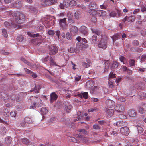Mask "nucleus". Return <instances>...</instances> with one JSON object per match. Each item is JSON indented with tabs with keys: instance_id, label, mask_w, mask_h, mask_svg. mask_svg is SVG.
Listing matches in <instances>:
<instances>
[{
	"instance_id": "nucleus-47",
	"label": "nucleus",
	"mask_w": 146,
	"mask_h": 146,
	"mask_svg": "<svg viewBox=\"0 0 146 146\" xmlns=\"http://www.w3.org/2000/svg\"><path fill=\"white\" fill-rule=\"evenodd\" d=\"M21 142L24 144H26L29 143V141L27 138H23L21 140Z\"/></svg>"
},
{
	"instance_id": "nucleus-3",
	"label": "nucleus",
	"mask_w": 146,
	"mask_h": 146,
	"mask_svg": "<svg viewBox=\"0 0 146 146\" xmlns=\"http://www.w3.org/2000/svg\"><path fill=\"white\" fill-rule=\"evenodd\" d=\"M47 46L48 48L49 49V54L50 55H54L58 52V48L56 46H54L52 45H49Z\"/></svg>"
},
{
	"instance_id": "nucleus-18",
	"label": "nucleus",
	"mask_w": 146,
	"mask_h": 146,
	"mask_svg": "<svg viewBox=\"0 0 146 146\" xmlns=\"http://www.w3.org/2000/svg\"><path fill=\"white\" fill-rule=\"evenodd\" d=\"M128 114L130 117H134L136 116L137 113L134 110H131L128 111Z\"/></svg>"
},
{
	"instance_id": "nucleus-53",
	"label": "nucleus",
	"mask_w": 146,
	"mask_h": 146,
	"mask_svg": "<svg viewBox=\"0 0 146 146\" xmlns=\"http://www.w3.org/2000/svg\"><path fill=\"white\" fill-rule=\"evenodd\" d=\"M93 128L96 130H98L100 129V126L97 124L94 125L93 126Z\"/></svg>"
},
{
	"instance_id": "nucleus-51",
	"label": "nucleus",
	"mask_w": 146,
	"mask_h": 146,
	"mask_svg": "<svg viewBox=\"0 0 146 146\" xmlns=\"http://www.w3.org/2000/svg\"><path fill=\"white\" fill-rule=\"evenodd\" d=\"M119 59L120 60L123 62V64H125L124 62L125 61H126V59L124 57L122 56H121L120 57Z\"/></svg>"
},
{
	"instance_id": "nucleus-22",
	"label": "nucleus",
	"mask_w": 146,
	"mask_h": 146,
	"mask_svg": "<svg viewBox=\"0 0 146 146\" xmlns=\"http://www.w3.org/2000/svg\"><path fill=\"white\" fill-rule=\"evenodd\" d=\"M22 6V3L19 1H16L14 3V6L16 8H20Z\"/></svg>"
},
{
	"instance_id": "nucleus-7",
	"label": "nucleus",
	"mask_w": 146,
	"mask_h": 146,
	"mask_svg": "<svg viewBox=\"0 0 146 146\" xmlns=\"http://www.w3.org/2000/svg\"><path fill=\"white\" fill-rule=\"evenodd\" d=\"M70 6V1L67 0H65L62 3H61L60 7L61 9L64 8H67Z\"/></svg>"
},
{
	"instance_id": "nucleus-58",
	"label": "nucleus",
	"mask_w": 146,
	"mask_h": 146,
	"mask_svg": "<svg viewBox=\"0 0 146 146\" xmlns=\"http://www.w3.org/2000/svg\"><path fill=\"white\" fill-rule=\"evenodd\" d=\"M17 114V113L16 112H11L10 113V115L12 117H15L16 116Z\"/></svg>"
},
{
	"instance_id": "nucleus-31",
	"label": "nucleus",
	"mask_w": 146,
	"mask_h": 146,
	"mask_svg": "<svg viewBox=\"0 0 146 146\" xmlns=\"http://www.w3.org/2000/svg\"><path fill=\"white\" fill-rule=\"evenodd\" d=\"M99 109L97 107H94L88 109V111L89 112H93L94 111H98Z\"/></svg>"
},
{
	"instance_id": "nucleus-38",
	"label": "nucleus",
	"mask_w": 146,
	"mask_h": 146,
	"mask_svg": "<svg viewBox=\"0 0 146 146\" xmlns=\"http://www.w3.org/2000/svg\"><path fill=\"white\" fill-rule=\"evenodd\" d=\"M24 38L23 36L22 35L20 36L17 37V40L18 42H21L23 41Z\"/></svg>"
},
{
	"instance_id": "nucleus-55",
	"label": "nucleus",
	"mask_w": 146,
	"mask_h": 146,
	"mask_svg": "<svg viewBox=\"0 0 146 146\" xmlns=\"http://www.w3.org/2000/svg\"><path fill=\"white\" fill-rule=\"evenodd\" d=\"M47 33L49 35H53L55 34L54 31H53L51 30H49L48 31Z\"/></svg>"
},
{
	"instance_id": "nucleus-12",
	"label": "nucleus",
	"mask_w": 146,
	"mask_h": 146,
	"mask_svg": "<svg viewBox=\"0 0 146 146\" xmlns=\"http://www.w3.org/2000/svg\"><path fill=\"white\" fill-rule=\"evenodd\" d=\"M57 1V0H45L44 3L46 5H49L54 4Z\"/></svg>"
},
{
	"instance_id": "nucleus-59",
	"label": "nucleus",
	"mask_w": 146,
	"mask_h": 146,
	"mask_svg": "<svg viewBox=\"0 0 146 146\" xmlns=\"http://www.w3.org/2000/svg\"><path fill=\"white\" fill-rule=\"evenodd\" d=\"M146 59V54L143 55L141 57V60L142 61H143Z\"/></svg>"
},
{
	"instance_id": "nucleus-64",
	"label": "nucleus",
	"mask_w": 146,
	"mask_h": 146,
	"mask_svg": "<svg viewBox=\"0 0 146 146\" xmlns=\"http://www.w3.org/2000/svg\"><path fill=\"white\" fill-rule=\"evenodd\" d=\"M118 100L121 102H124L125 101V99L123 97H120L118 98Z\"/></svg>"
},
{
	"instance_id": "nucleus-5",
	"label": "nucleus",
	"mask_w": 146,
	"mask_h": 146,
	"mask_svg": "<svg viewBox=\"0 0 146 146\" xmlns=\"http://www.w3.org/2000/svg\"><path fill=\"white\" fill-rule=\"evenodd\" d=\"M106 44L107 40L106 39H102L98 44V46L105 49L107 47Z\"/></svg>"
},
{
	"instance_id": "nucleus-13",
	"label": "nucleus",
	"mask_w": 146,
	"mask_h": 146,
	"mask_svg": "<svg viewBox=\"0 0 146 146\" xmlns=\"http://www.w3.org/2000/svg\"><path fill=\"white\" fill-rule=\"evenodd\" d=\"M90 60L88 59H87L86 60V61L83 62H82V64L84 67L88 68L90 66Z\"/></svg>"
},
{
	"instance_id": "nucleus-21",
	"label": "nucleus",
	"mask_w": 146,
	"mask_h": 146,
	"mask_svg": "<svg viewBox=\"0 0 146 146\" xmlns=\"http://www.w3.org/2000/svg\"><path fill=\"white\" fill-rule=\"evenodd\" d=\"M7 129L5 127H1L0 128V134L3 135L6 134Z\"/></svg>"
},
{
	"instance_id": "nucleus-39",
	"label": "nucleus",
	"mask_w": 146,
	"mask_h": 146,
	"mask_svg": "<svg viewBox=\"0 0 146 146\" xmlns=\"http://www.w3.org/2000/svg\"><path fill=\"white\" fill-rule=\"evenodd\" d=\"M2 35L5 37H7L8 36L7 33V31L5 29H3L2 31Z\"/></svg>"
},
{
	"instance_id": "nucleus-63",
	"label": "nucleus",
	"mask_w": 146,
	"mask_h": 146,
	"mask_svg": "<svg viewBox=\"0 0 146 146\" xmlns=\"http://www.w3.org/2000/svg\"><path fill=\"white\" fill-rule=\"evenodd\" d=\"M115 77V75L113 74L112 72H110V74L109 75V77L110 78H114Z\"/></svg>"
},
{
	"instance_id": "nucleus-36",
	"label": "nucleus",
	"mask_w": 146,
	"mask_h": 146,
	"mask_svg": "<svg viewBox=\"0 0 146 146\" xmlns=\"http://www.w3.org/2000/svg\"><path fill=\"white\" fill-rule=\"evenodd\" d=\"M50 64L51 65H56V63L52 57H50Z\"/></svg>"
},
{
	"instance_id": "nucleus-11",
	"label": "nucleus",
	"mask_w": 146,
	"mask_h": 146,
	"mask_svg": "<svg viewBox=\"0 0 146 146\" xmlns=\"http://www.w3.org/2000/svg\"><path fill=\"white\" fill-rule=\"evenodd\" d=\"M82 15V13L81 11H77L75 13L74 17L76 19H80L81 18Z\"/></svg>"
},
{
	"instance_id": "nucleus-34",
	"label": "nucleus",
	"mask_w": 146,
	"mask_h": 146,
	"mask_svg": "<svg viewBox=\"0 0 146 146\" xmlns=\"http://www.w3.org/2000/svg\"><path fill=\"white\" fill-rule=\"evenodd\" d=\"M135 18L134 16H131L129 17H127V21L128 22H132L135 20Z\"/></svg>"
},
{
	"instance_id": "nucleus-25",
	"label": "nucleus",
	"mask_w": 146,
	"mask_h": 146,
	"mask_svg": "<svg viewBox=\"0 0 146 146\" xmlns=\"http://www.w3.org/2000/svg\"><path fill=\"white\" fill-rule=\"evenodd\" d=\"M98 15L100 16H105L106 14V12L103 10H99L98 12Z\"/></svg>"
},
{
	"instance_id": "nucleus-44",
	"label": "nucleus",
	"mask_w": 146,
	"mask_h": 146,
	"mask_svg": "<svg viewBox=\"0 0 146 146\" xmlns=\"http://www.w3.org/2000/svg\"><path fill=\"white\" fill-rule=\"evenodd\" d=\"M0 53L4 55H8L9 54V52H5L4 50H2L0 51Z\"/></svg>"
},
{
	"instance_id": "nucleus-45",
	"label": "nucleus",
	"mask_w": 146,
	"mask_h": 146,
	"mask_svg": "<svg viewBox=\"0 0 146 146\" xmlns=\"http://www.w3.org/2000/svg\"><path fill=\"white\" fill-rule=\"evenodd\" d=\"M67 16L68 18V19L73 18V15L70 12H69L67 13Z\"/></svg>"
},
{
	"instance_id": "nucleus-52",
	"label": "nucleus",
	"mask_w": 146,
	"mask_h": 146,
	"mask_svg": "<svg viewBox=\"0 0 146 146\" xmlns=\"http://www.w3.org/2000/svg\"><path fill=\"white\" fill-rule=\"evenodd\" d=\"M78 131L82 132V133L84 134H87V131H86L85 129H78Z\"/></svg>"
},
{
	"instance_id": "nucleus-37",
	"label": "nucleus",
	"mask_w": 146,
	"mask_h": 146,
	"mask_svg": "<svg viewBox=\"0 0 146 146\" xmlns=\"http://www.w3.org/2000/svg\"><path fill=\"white\" fill-rule=\"evenodd\" d=\"M29 9L31 12H33L35 13L37 11V9L36 8L33 6H30Z\"/></svg>"
},
{
	"instance_id": "nucleus-40",
	"label": "nucleus",
	"mask_w": 146,
	"mask_h": 146,
	"mask_svg": "<svg viewBox=\"0 0 146 146\" xmlns=\"http://www.w3.org/2000/svg\"><path fill=\"white\" fill-rule=\"evenodd\" d=\"M70 4L71 6H75L76 5V2L74 0H72L70 1Z\"/></svg>"
},
{
	"instance_id": "nucleus-1",
	"label": "nucleus",
	"mask_w": 146,
	"mask_h": 146,
	"mask_svg": "<svg viewBox=\"0 0 146 146\" xmlns=\"http://www.w3.org/2000/svg\"><path fill=\"white\" fill-rule=\"evenodd\" d=\"M12 15L13 16V19L11 21V26L16 29L20 28L21 26L20 24L23 23L25 21L24 15L22 13L17 12L16 13H12Z\"/></svg>"
},
{
	"instance_id": "nucleus-41",
	"label": "nucleus",
	"mask_w": 146,
	"mask_h": 146,
	"mask_svg": "<svg viewBox=\"0 0 146 146\" xmlns=\"http://www.w3.org/2000/svg\"><path fill=\"white\" fill-rule=\"evenodd\" d=\"M4 25L5 27H7L8 28H9L11 27H13L11 26V25L8 22L5 21L4 23Z\"/></svg>"
},
{
	"instance_id": "nucleus-2",
	"label": "nucleus",
	"mask_w": 146,
	"mask_h": 146,
	"mask_svg": "<svg viewBox=\"0 0 146 146\" xmlns=\"http://www.w3.org/2000/svg\"><path fill=\"white\" fill-rule=\"evenodd\" d=\"M31 103H35L36 107H41L42 105V102L40 99L37 97L32 96L30 99Z\"/></svg>"
},
{
	"instance_id": "nucleus-60",
	"label": "nucleus",
	"mask_w": 146,
	"mask_h": 146,
	"mask_svg": "<svg viewBox=\"0 0 146 146\" xmlns=\"http://www.w3.org/2000/svg\"><path fill=\"white\" fill-rule=\"evenodd\" d=\"M32 104V105L30 106V109H34V108H36V106L35 103H31Z\"/></svg>"
},
{
	"instance_id": "nucleus-19",
	"label": "nucleus",
	"mask_w": 146,
	"mask_h": 146,
	"mask_svg": "<svg viewBox=\"0 0 146 146\" xmlns=\"http://www.w3.org/2000/svg\"><path fill=\"white\" fill-rule=\"evenodd\" d=\"M40 88V86L39 85H36L34 88H33L30 90L31 92L34 91L35 93H38Z\"/></svg>"
},
{
	"instance_id": "nucleus-15",
	"label": "nucleus",
	"mask_w": 146,
	"mask_h": 146,
	"mask_svg": "<svg viewBox=\"0 0 146 146\" xmlns=\"http://www.w3.org/2000/svg\"><path fill=\"white\" fill-rule=\"evenodd\" d=\"M81 33L83 35H86L88 34V31L87 28L84 26H83L80 29Z\"/></svg>"
},
{
	"instance_id": "nucleus-8",
	"label": "nucleus",
	"mask_w": 146,
	"mask_h": 146,
	"mask_svg": "<svg viewBox=\"0 0 146 146\" xmlns=\"http://www.w3.org/2000/svg\"><path fill=\"white\" fill-rule=\"evenodd\" d=\"M72 108V106L67 102H64V109L67 113H69Z\"/></svg>"
},
{
	"instance_id": "nucleus-62",
	"label": "nucleus",
	"mask_w": 146,
	"mask_h": 146,
	"mask_svg": "<svg viewBox=\"0 0 146 146\" xmlns=\"http://www.w3.org/2000/svg\"><path fill=\"white\" fill-rule=\"evenodd\" d=\"M91 21L95 23L96 21V19L94 17H92L91 19Z\"/></svg>"
},
{
	"instance_id": "nucleus-42",
	"label": "nucleus",
	"mask_w": 146,
	"mask_h": 146,
	"mask_svg": "<svg viewBox=\"0 0 146 146\" xmlns=\"http://www.w3.org/2000/svg\"><path fill=\"white\" fill-rule=\"evenodd\" d=\"M105 64V69L104 70V72H107L108 71L109 66L108 65V64L107 63L105 62L104 63Z\"/></svg>"
},
{
	"instance_id": "nucleus-46",
	"label": "nucleus",
	"mask_w": 146,
	"mask_h": 146,
	"mask_svg": "<svg viewBox=\"0 0 146 146\" xmlns=\"http://www.w3.org/2000/svg\"><path fill=\"white\" fill-rule=\"evenodd\" d=\"M144 111V109L143 108V107H141L139 106L138 107V111L141 114H143V111Z\"/></svg>"
},
{
	"instance_id": "nucleus-32",
	"label": "nucleus",
	"mask_w": 146,
	"mask_h": 146,
	"mask_svg": "<svg viewBox=\"0 0 146 146\" xmlns=\"http://www.w3.org/2000/svg\"><path fill=\"white\" fill-rule=\"evenodd\" d=\"M91 15H94L96 14L97 12L96 10L93 9H91L88 12Z\"/></svg>"
},
{
	"instance_id": "nucleus-24",
	"label": "nucleus",
	"mask_w": 146,
	"mask_h": 146,
	"mask_svg": "<svg viewBox=\"0 0 146 146\" xmlns=\"http://www.w3.org/2000/svg\"><path fill=\"white\" fill-rule=\"evenodd\" d=\"M21 60L25 63L27 65L30 66H33L32 63L28 61L23 58H21Z\"/></svg>"
},
{
	"instance_id": "nucleus-28",
	"label": "nucleus",
	"mask_w": 146,
	"mask_h": 146,
	"mask_svg": "<svg viewBox=\"0 0 146 146\" xmlns=\"http://www.w3.org/2000/svg\"><path fill=\"white\" fill-rule=\"evenodd\" d=\"M12 141L11 138L9 136L6 138L5 140V143L6 144H9Z\"/></svg>"
},
{
	"instance_id": "nucleus-20",
	"label": "nucleus",
	"mask_w": 146,
	"mask_h": 146,
	"mask_svg": "<svg viewBox=\"0 0 146 146\" xmlns=\"http://www.w3.org/2000/svg\"><path fill=\"white\" fill-rule=\"evenodd\" d=\"M105 111L108 114V115L110 116L113 115L114 111L113 109H106Z\"/></svg>"
},
{
	"instance_id": "nucleus-43",
	"label": "nucleus",
	"mask_w": 146,
	"mask_h": 146,
	"mask_svg": "<svg viewBox=\"0 0 146 146\" xmlns=\"http://www.w3.org/2000/svg\"><path fill=\"white\" fill-rule=\"evenodd\" d=\"M137 127L138 131L139 133H141L143 131V130L142 127L139 126H137Z\"/></svg>"
},
{
	"instance_id": "nucleus-33",
	"label": "nucleus",
	"mask_w": 146,
	"mask_h": 146,
	"mask_svg": "<svg viewBox=\"0 0 146 146\" xmlns=\"http://www.w3.org/2000/svg\"><path fill=\"white\" fill-rule=\"evenodd\" d=\"M118 63L115 61H114L112 63V68H115L118 66Z\"/></svg>"
},
{
	"instance_id": "nucleus-6",
	"label": "nucleus",
	"mask_w": 146,
	"mask_h": 146,
	"mask_svg": "<svg viewBox=\"0 0 146 146\" xmlns=\"http://www.w3.org/2000/svg\"><path fill=\"white\" fill-rule=\"evenodd\" d=\"M120 131L123 135L125 136H127L129 133V128L127 127L121 128Z\"/></svg>"
},
{
	"instance_id": "nucleus-4",
	"label": "nucleus",
	"mask_w": 146,
	"mask_h": 146,
	"mask_svg": "<svg viewBox=\"0 0 146 146\" xmlns=\"http://www.w3.org/2000/svg\"><path fill=\"white\" fill-rule=\"evenodd\" d=\"M66 18L59 19L58 21L60 26L62 29H66L68 27V24L66 22Z\"/></svg>"
},
{
	"instance_id": "nucleus-16",
	"label": "nucleus",
	"mask_w": 146,
	"mask_h": 146,
	"mask_svg": "<svg viewBox=\"0 0 146 146\" xmlns=\"http://www.w3.org/2000/svg\"><path fill=\"white\" fill-rule=\"evenodd\" d=\"M78 31V29L76 27L72 26L71 28L70 32L72 34L75 35Z\"/></svg>"
},
{
	"instance_id": "nucleus-27",
	"label": "nucleus",
	"mask_w": 146,
	"mask_h": 146,
	"mask_svg": "<svg viewBox=\"0 0 146 146\" xmlns=\"http://www.w3.org/2000/svg\"><path fill=\"white\" fill-rule=\"evenodd\" d=\"M120 35L119 34H116L115 35H113L112 37V38L113 40V41L114 42L115 41L117 40V39L119 38L120 37Z\"/></svg>"
},
{
	"instance_id": "nucleus-26",
	"label": "nucleus",
	"mask_w": 146,
	"mask_h": 146,
	"mask_svg": "<svg viewBox=\"0 0 146 146\" xmlns=\"http://www.w3.org/2000/svg\"><path fill=\"white\" fill-rule=\"evenodd\" d=\"M30 119L28 117H26L24 121H23L22 123H21V125L23 127H25L26 126V122H28L27 121L29 120H30Z\"/></svg>"
},
{
	"instance_id": "nucleus-23",
	"label": "nucleus",
	"mask_w": 146,
	"mask_h": 146,
	"mask_svg": "<svg viewBox=\"0 0 146 146\" xmlns=\"http://www.w3.org/2000/svg\"><path fill=\"white\" fill-rule=\"evenodd\" d=\"M142 86V83L138 82L135 84V87L138 89H143V88Z\"/></svg>"
},
{
	"instance_id": "nucleus-54",
	"label": "nucleus",
	"mask_w": 146,
	"mask_h": 146,
	"mask_svg": "<svg viewBox=\"0 0 146 146\" xmlns=\"http://www.w3.org/2000/svg\"><path fill=\"white\" fill-rule=\"evenodd\" d=\"M135 60L133 59H131L129 62V63L131 66H133L134 65Z\"/></svg>"
},
{
	"instance_id": "nucleus-30",
	"label": "nucleus",
	"mask_w": 146,
	"mask_h": 146,
	"mask_svg": "<svg viewBox=\"0 0 146 146\" xmlns=\"http://www.w3.org/2000/svg\"><path fill=\"white\" fill-rule=\"evenodd\" d=\"M40 112L42 114L44 115L48 112V110L45 108H42L41 109Z\"/></svg>"
},
{
	"instance_id": "nucleus-50",
	"label": "nucleus",
	"mask_w": 146,
	"mask_h": 146,
	"mask_svg": "<svg viewBox=\"0 0 146 146\" xmlns=\"http://www.w3.org/2000/svg\"><path fill=\"white\" fill-rule=\"evenodd\" d=\"M0 96H2L3 98V99L4 100H7L6 98H5L6 96H7V95L3 92H0Z\"/></svg>"
},
{
	"instance_id": "nucleus-48",
	"label": "nucleus",
	"mask_w": 146,
	"mask_h": 146,
	"mask_svg": "<svg viewBox=\"0 0 146 146\" xmlns=\"http://www.w3.org/2000/svg\"><path fill=\"white\" fill-rule=\"evenodd\" d=\"M82 97H83L85 99H87L88 98V93L87 92H84L82 93Z\"/></svg>"
},
{
	"instance_id": "nucleus-17",
	"label": "nucleus",
	"mask_w": 146,
	"mask_h": 146,
	"mask_svg": "<svg viewBox=\"0 0 146 146\" xmlns=\"http://www.w3.org/2000/svg\"><path fill=\"white\" fill-rule=\"evenodd\" d=\"M58 97L57 95L55 93H52L50 95V102L52 103L56 100Z\"/></svg>"
},
{
	"instance_id": "nucleus-61",
	"label": "nucleus",
	"mask_w": 146,
	"mask_h": 146,
	"mask_svg": "<svg viewBox=\"0 0 146 146\" xmlns=\"http://www.w3.org/2000/svg\"><path fill=\"white\" fill-rule=\"evenodd\" d=\"M92 40L94 42V41H96L97 40V36L96 35H94L92 37Z\"/></svg>"
},
{
	"instance_id": "nucleus-9",
	"label": "nucleus",
	"mask_w": 146,
	"mask_h": 146,
	"mask_svg": "<svg viewBox=\"0 0 146 146\" xmlns=\"http://www.w3.org/2000/svg\"><path fill=\"white\" fill-rule=\"evenodd\" d=\"M124 109V106L119 104H117L115 107V111L119 113L123 112Z\"/></svg>"
},
{
	"instance_id": "nucleus-14",
	"label": "nucleus",
	"mask_w": 146,
	"mask_h": 146,
	"mask_svg": "<svg viewBox=\"0 0 146 146\" xmlns=\"http://www.w3.org/2000/svg\"><path fill=\"white\" fill-rule=\"evenodd\" d=\"M92 32L95 33L96 35H102V32L100 30L96 28H92L91 29Z\"/></svg>"
},
{
	"instance_id": "nucleus-57",
	"label": "nucleus",
	"mask_w": 146,
	"mask_h": 146,
	"mask_svg": "<svg viewBox=\"0 0 146 146\" xmlns=\"http://www.w3.org/2000/svg\"><path fill=\"white\" fill-rule=\"evenodd\" d=\"M68 51L70 53H74L75 52V49L73 47H70V48L68 49Z\"/></svg>"
},
{
	"instance_id": "nucleus-29",
	"label": "nucleus",
	"mask_w": 146,
	"mask_h": 146,
	"mask_svg": "<svg viewBox=\"0 0 146 146\" xmlns=\"http://www.w3.org/2000/svg\"><path fill=\"white\" fill-rule=\"evenodd\" d=\"M96 7V3L94 2H91L89 5L88 7L89 9L95 8Z\"/></svg>"
},
{
	"instance_id": "nucleus-10",
	"label": "nucleus",
	"mask_w": 146,
	"mask_h": 146,
	"mask_svg": "<svg viewBox=\"0 0 146 146\" xmlns=\"http://www.w3.org/2000/svg\"><path fill=\"white\" fill-rule=\"evenodd\" d=\"M106 103L108 107L109 108H111L115 105V102L111 100H106Z\"/></svg>"
},
{
	"instance_id": "nucleus-35",
	"label": "nucleus",
	"mask_w": 146,
	"mask_h": 146,
	"mask_svg": "<svg viewBox=\"0 0 146 146\" xmlns=\"http://www.w3.org/2000/svg\"><path fill=\"white\" fill-rule=\"evenodd\" d=\"M138 95L140 96L141 98H143L146 97V94L143 92H141L138 94Z\"/></svg>"
},
{
	"instance_id": "nucleus-49",
	"label": "nucleus",
	"mask_w": 146,
	"mask_h": 146,
	"mask_svg": "<svg viewBox=\"0 0 146 146\" xmlns=\"http://www.w3.org/2000/svg\"><path fill=\"white\" fill-rule=\"evenodd\" d=\"M66 38L68 40L71 39L72 38V36L69 33H67L66 35Z\"/></svg>"
},
{
	"instance_id": "nucleus-56",
	"label": "nucleus",
	"mask_w": 146,
	"mask_h": 146,
	"mask_svg": "<svg viewBox=\"0 0 146 146\" xmlns=\"http://www.w3.org/2000/svg\"><path fill=\"white\" fill-rule=\"evenodd\" d=\"M133 45L134 46H137L139 45V42L137 40H134L132 42Z\"/></svg>"
}]
</instances>
